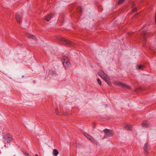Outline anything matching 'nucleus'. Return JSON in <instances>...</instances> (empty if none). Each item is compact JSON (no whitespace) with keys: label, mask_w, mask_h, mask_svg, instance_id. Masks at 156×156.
<instances>
[{"label":"nucleus","mask_w":156,"mask_h":156,"mask_svg":"<svg viewBox=\"0 0 156 156\" xmlns=\"http://www.w3.org/2000/svg\"><path fill=\"white\" fill-rule=\"evenodd\" d=\"M125 0H119L118 2L119 4H121Z\"/></svg>","instance_id":"6ab92c4d"},{"label":"nucleus","mask_w":156,"mask_h":156,"mask_svg":"<svg viewBox=\"0 0 156 156\" xmlns=\"http://www.w3.org/2000/svg\"><path fill=\"white\" fill-rule=\"evenodd\" d=\"M99 84V85H101V82L100 80L99 79H98L97 80Z\"/></svg>","instance_id":"a211bd4d"},{"label":"nucleus","mask_w":156,"mask_h":156,"mask_svg":"<svg viewBox=\"0 0 156 156\" xmlns=\"http://www.w3.org/2000/svg\"><path fill=\"white\" fill-rule=\"evenodd\" d=\"M132 10L133 12H135L136 11V9L135 6L134 2H133L132 3Z\"/></svg>","instance_id":"9b49d317"},{"label":"nucleus","mask_w":156,"mask_h":156,"mask_svg":"<svg viewBox=\"0 0 156 156\" xmlns=\"http://www.w3.org/2000/svg\"><path fill=\"white\" fill-rule=\"evenodd\" d=\"M142 126L143 127L147 128L149 126V124L147 121L144 122L142 123Z\"/></svg>","instance_id":"9d476101"},{"label":"nucleus","mask_w":156,"mask_h":156,"mask_svg":"<svg viewBox=\"0 0 156 156\" xmlns=\"http://www.w3.org/2000/svg\"><path fill=\"white\" fill-rule=\"evenodd\" d=\"M143 66L141 65H139L137 66V68L139 70H141L142 69V68H143Z\"/></svg>","instance_id":"dca6fc26"},{"label":"nucleus","mask_w":156,"mask_h":156,"mask_svg":"<svg viewBox=\"0 0 156 156\" xmlns=\"http://www.w3.org/2000/svg\"><path fill=\"white\" fill-rule=\"evenodd\" d=\"M61 43L66 46H69L70 47L73 46L74 44L70 41L69 40L64 38L63 37H59L58 39Z\"/></svg>","instance_id":"f03ea898"},{"label":"nucleus","mask_w":156,"mask_h":156,"mask_svg":"<svg viewBox=\"0 0 156 156\" xmlns=\"http://www.w3.org/2000/svg\"><path fill=\"white\" fill-rule=\"evenodd\" d=\"M149 147V145L147 142L144 145V150L145 153L146 154H148L149 152L147 150V148Z\"/></svg>","instance_id":"0eeeda50"},{"label":"nucleus","mask_w":156,"mask_h":156,"mask_svg":"<svg viewBox=\"0 0 156 156\" xmlns=\"http://www.w3.org/2000/svg\"><path fill=\"white\" fill-rule=\"evenodd\" d=\"M84 135L85 137L88 138L92 142H95V140L92 137L89 135L87 133H84Z\"/></svg>","instance_id":"6e6552de"},{"label":"nucleus","mask_w":156,"mask_h":156,"mask_svg":"<svg viewBox=\"0 0 156 156\" xmlns=\"http://www.w3.org/2000/svg\"><path fill=\"white\" fill-rule=\"evenodd\" d=\"M99 75L110 85L111 84V82L110 81V78L108 75L105 73L103 71H100L98 73Z\"/></svg>","instance_id":"f257e3e1"},{"label":"nucleus","mask_w":156,"mask_h":156,"mask_svg":"<svg viewBox=\"0 0 156 156\" xmlns=\"http://www.w3.org/2000/svg\"><path fill=\"white\" fill-rule=\"evenodd\" d=\"M26 36L28 37L31 38L33 39H35V37L32 35L27 34L26 35Z\"/></svg>","instance_id":"2eb2a0df"},{"label":"nucleus","mask_w":156,"mask_h":156,"mask_svg":"<svg viewBox=\"0 0 156 156\" xmlns=\"http://www.w3.org/2000/svg\"><path fill=\"white\" fill-rule=\"evenodd\" d=\"M62 61L64 66L66 68L69 67L70 66V62L68 58L66 56H64L62 58Z\"/></svg>","instance_id":"7ed1b4c3"},{"label":"nucleus","mask_w":156,"mask_h":156,"mask_svg":"<svg viewBox=\"0 0 156 156\" xmlns=\"http://www.w3.org/2000/svg\"><path fill=\"white\" fill-rule=\"evenodd\" d=\"M4 138L5 139V141L7 143H9L12 140V136L9 134H7L4 136Z\"/></svg>","instance_id":"423d86ee"},{"label":"nucleus","mask_w":156,"mask_h":156,"mask_svg":"<svg viewBox=\"0 0 156 156\" xmlns=\"http://www.w3.org/2000/svg\"><path fill=\"white\" fill-rule=\"evenodd\" d=\"M78 11H80L81 12H82L83 10V9L81 7H80L78 9Z\"/></svg>","instance_id":"aec40b11"},{"label":"nucleus","mask_w":156,"mask_h":156,"mask_svg":"<svg viewBox=\"0 0 156 156\" xmlns=\"http://www.w3.org/2000/svg\"><path fill=\"white\" fill-rule=\"evenodd\" d=\"M52 17V16L50 14L48 15L45 18V20L47 21H49V20Z\"/></svg>","instance_id":"ddd939ff"},{"label":"nucleus","mask_w":156,"mask_h":156,"mask_svg":"<svg viewBox=\"0 0 156 156\" xmlns=\"http://www.w3.org/2000/svg\"><path fill=\"white\" fill-rule=\"evenodd\" d=\"M125 128L127 130H131L132 129V126L129 124H126L124 126Z\"/></svg>","instance_id":"1a4fd4ad"},{"label":"nucleus","mask_w":156,"mask_h":156,"mask_svg":"<svg viewBox=\"0 0 156 156\" xmlns=\"http://www.w3.org/2000/svg\"><path fill=\"white\" fill-rule=\"evenodd\" d=\"M58 108H56V109H55V111H56V112L57 113L56 114H57V115H58Z\"/></svg>","instance_id":"412c9836"},{"label":"nucleus","mask_w":156,"mask_h":156,"mask_svg":"<svg viewBox=\"0 0 156 156\" xmlns=\"http://www.w3.org/2000/svg\"><path fill=\"white\" fill-rule=\"evenodd\" d=\"M23 152L24 155L25 156H28V154L27 152L25 151H23Z\"/></svg>","instance_id":"f3484780"},{"label":"nucleus","mask_w":156,"mask_h":156,"mask_svg":"<svg viewBox=\"0 0 156 156\" xmlns=\"http://www.w3.org/2000/svg\"><path fill=\"white\" fill-rule=\"evenodd\" d=\"M16 18L17 23H20V20H21V17L18 15H17L16 16Z\"/></svg>","instance_id":"4468645a"},{"label":"nucleus","mask_w":156,"mask_h":156,"mask_svg":"<svg viewBox=\"0 0 156 156\" xmlns=\"http://www.w3.org/2000/svg\"><path fill=\"white\" fill-rule=\"evenodd\" d=\"M58 154V150L56 149H54L53 150V155L56 156H57Z\"/></svg>","instance_id":"f8f14e48"},{"label":"nucleus","mask_w":156,"mask_h":156,"mask_svg":"<svg viewBox=\"0 0 156 156\" xmlns=\"http://www.w3.org/2000/svg\"><path fill=\"white\" fill-rule=\"evenodd\" d=\"M104 131L105 133L104 137H105L111 136L114 134L113 130H111L106 129Z\"/></svg>","instance_id":"20e7f679"},{"label":"nucleus","mask_w":156,"mask_h":156,"mask_svg":"<svg viewBox=\"0 0 156 156\" xmlns=\"http://www.w3.org/2000/svg\"><path fill=\"white\" fill-rule=\"evenodd\" d=\"M35 156H38L37 154H36Z\"/></svg>","instance_id":"4be33fe9"},{"label":"nucleus","mask_w":156,"mask_h":156,"mask_svg":"<svg viewBox=\"0 0 156 156\" xmlns=\"http://www.w3.org/2000/svg\"><path fill=\"white\" fill-rule=\"evenodd\" d=\"M115 85L119 86H121L126 88L128 89H130L131 87L128 85H126L125 83H123L120 82L115 81L114 82Z\"/></svg>","instance_id":"39448f33"}]
</instances>
